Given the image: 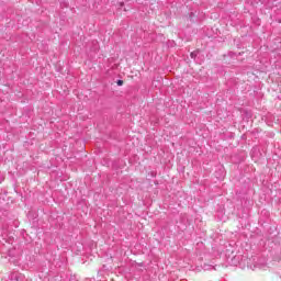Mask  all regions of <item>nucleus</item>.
Listing matches in <instances>:
<instances>
[{
	"instance_id": "1",
	"label": "nucleus",
	"mask_w": 281,
	"mask_h": 281,
	"mask_svg": "<svg viewBox=\"0 0 281 281\" xmlns=\"http://www.w3.org/2000/svg\"><path fill=\"white\" fill-rule=\"evenodd\" d=\"M116 85H117L119 87H122V85H124V81H123V80H117Z\"/></svg>"
},
{
	"instance_id": "2",
	"label": "nucleus",
	"mask_w": 281,
	"mask_h": 281,
	"mask_svg": "<svg viewBox=\"0 0 281 281\" xmlns=\"http://www.w3.org/2000/svg\"><path fill=\"white\" fill-rule=\"evenodd\" d=\"M196 54H198V52H192L191 53V58H196Z\"/></svg>"
}]
</instances>
